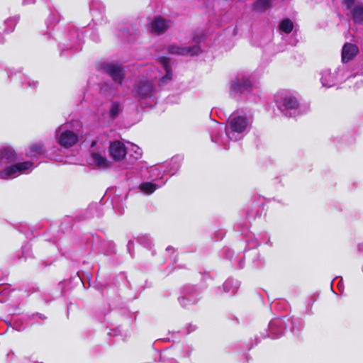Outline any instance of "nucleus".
Returning a JSON list of instances; mask_svg holds the SVG:
<instances>
[{
    "mask_svg": "<svg viewBox=\"0 0 363 363\" xmlns=\"http://www.w3.org/2000/svg\"><path fill=\"white\" fill-rule=\"evenodd\" d=\"M120 105L118 103L113 101L110 108V116L112 119H115L119 114Z\"/></svg>",
    "mask_w": 363,
    "mask_h": 363,
    "instance_id": "nucleus-18",
    "label": "nucleus"
},
{
    "mask_svg": "<svg viewBox=\"0 0 363 363\" xmlns=\"http://www.w3.org/2000/svg\"><path fill=\"white\" fill-rule=\"evenodd\" d=\"M251 82L247 78H242V80L237 79L232 88L237 91H244L250 90L251 88Z\"/></svg>",
    "mask_w": 363,
    "mask_h": 363,
    "instance_id": "nucleus-12",
    "label": "nucleus"
},
{
    "mask_svg": "<svg viewBox=\"0 0 363 363\" xmlns=\"http://www.w3.org/2000/svg\"><path fill=\"white\" fill-rule=\"evenodd\" d=\"M157 61L162 65L164 70L166 71V74L163 77L162 79H171L172 72L169 65L170 60L169 57L165 56H160L157 58Z\"/></svg>",
    "mask_w": 363,
    "mask_h": 363,
    "instance_id": "nucleus-13",
    "label": "nucleus"
},
{
    "mask_svg": "<svg viewBox=\"0 0 363 363\" xmlns=\"http://www.w3.org/2000/svg\"><path fill=\"white\" fill-rule=\"evenodd\" d=\"M351 13L354 22L362 23L363 21V6H355Z\"/></svg>",
    "mask_w": 363,
    "mask_h": 363,
    "instance_id": "nucleus-17",
    "label": "nucleus"
},
{
    "mask_svg": "<svg viewBox=\"0 0 363 363\" xmlns=\"http://www.w3.org/2000/svg\"><path fill=\"white\" fill-rule=\"evenodd\" d=\"M104 71L107 73L112 80L121 85L125 79L123 67L119 65L112 63H104L101 65Z\"/></svg>",
    "mask_w": 363,
    "mask_h": 363,
    "instance_id": "nucleus-2",
    "label": "nucleus"
},
{
    "mask_svg": "<svg viewBox=\"0 0 363 363\" xmlns=\"http://www.w3.org/2000/svg\"><path fill=\"white\" fill-rule=\"evenodd\" d=\"M132 93L140 100L145 99L153 96L154 87L147 79H140L135 83Z\"/></svg>",
    "mask_w": 363,
    "mask_h": 363,
    "instance_id": "nucleus-1",
    "label": "nucleus"
},
{
    "mask_svg": "<svg viewBox=\"0 0 363 363\" xmlns=\"http://www.w3.org/2000/svg\"><path fill=\"white\" fill-rule=\"evenodd\" d=\"M283 106L285 110H296L299 106V102L294 96H287L284 99Z\"/></svg>",
    "mask_w": 363,
    "mask_h": 363,
    "instance_id": "nucleus-14",
    "label": "nucleus"
},
{
    "mask_svg": "<svg viewBox=\"0 0 363 363\" xmlns=\"http://www.w3.org/2000/svg\"><path fill=\"white\" fill-rule=\"evenodd\" d=\"M43 145L42 143H35L30 145V151L37 154L41 153L43 150Z\"/></svg>",
    "mask_w": 363,
    "mask_h": 363,
    "instance_id": "nucleus-20",
    "label": "nucleus"
},
{
    "mask_svg": "<svg viewBox=\"0 0 363 363\" xmlns=\"http://www.w3.org/2000/svg\"><path fill=\"white\" fill-rule=\"evenodd\" d=\"M151 32L157 35L164 33L169 27L168 22L162 16H157L150 23Z\"/></svg>",
    "mask_w": 363,
    "mask_h": 363,
    "instance_id": "nucleus-7",
    "label": "nucleus"
},
{
    "mask_svg": "<svg viewBox=\"0 0 363 363\" xmlns=\"http://www.w3.org/2000/svg\"><path fill=\"white\" fill-rule=\"evenodd\" d=\"M359 48L355 44L346 43L342 49L341 60L342 63H347L358 54Z\"/></svg>",
    "mask_w": 363,
    "mask_h": 363,
    "instance_id": "nucleus-6",
    "label": "nucleus"
},
{
    "mask_svg": "<svg viewBox=\"0 0 363 363\" xmlns=\"http://www.w3.org/2000/svg\"><path fill=\"white\" fill-rule=\"evenodd\" d=\"M78 135L72 130L62 132L57 138L58 143L63 147L69 148L77 143Z\"/></svg>",
    "mask_w": 363,
    "mask_h": 363,
    "instance_id": "nucleus-4",
    "label": "nucleus"
},
{
    "mask_svg": "<svg viewBox=\"0 0 363 363\" xmlns=\"http://www.w3.org/2000/svg\"><path fill=\"white\" fill-rule=\"evenodd\" d=\"M110 155L115 161L123 160L126 155V148L123 143L116 140L109 147Z\"/></svg>",
    "mask_w": 363,
    "mask_h": 363,
    "instance_id": "nucleus-5",
    "label": "nucleus"
},
{
    "mask_svg": "<svg viewBox=\"0 0 363 363\" xmlns=\"http://www.w3.org/2000/svg\"><path fill=\"white\" fill-rule=\"evenodd\" d=\"M91 157L93 160L94 164L100 169H107L110 167V162L106 157L102 156L99 153L91 152Z\"/></svg>",
    "mask_w": 363,
    "mask_h": 363,
    "instance_id": "nucleus-11",
    "label": "nucleus"
},
{
    "mask_svg": "<svg viewBox=\"0 0 363 363\" xmlns=\"http://www.w3.org/2000/svg\"><path fill=\"white\" fill-rule=\"evenodd\" d=\"M168 51L171 54H179L182 55L190 54L191 55H196L201 52V49L197 45L185 48L178 47L177 45H170Z\"/></svg>",
    "mask_w": 363,
    "mask_h": 363,
    "instance_id": "nucleus-9",
    "label": "nucleus"
},
{
    "mask_svg": "<svg viewBox=\"0 0 363 363\" xmlns=\"http://www.w3.org/2000/svg\"><path fill=\"white\" fill-rule=\"evenodd\" d=\"M33 166V163L30 161L15 163L6 167L1 172V177L3 179H9L16 174H21L31 169Z\"/></svg>",
    "mask_w": 363,
    "mask_h": 363,
    "instance_id": "nucleus-3",
    "label": "nucleus"
},
{
    "mask_svg": "<svg viewBox=\"0 0 363 363\" xmlns=\"http://www.w3.org/2000/svg\"><path fill=\"white\" fill-rule=\"evenodd\" d=\"M272 0H257L253 4V9L258 12H264L271 6Z\"/></svg>",
    "mask_w": 363,
    "mask_h": 363,
    "instance_id": "nucleus-15",
    "label": "nucleus"
},
{
    "mask_svg": "<svg viewBox=\"0 0 363 363\" xmlns=\"http://www.w3.org/2000/svg\"><path fill=\"white\" fill-rule=\"evenodd\" d=\"M96 141H94H94H92L91 146V147H94V146L96 145Z\"/></svg>",
    "mask_w": 363,
    "mask_h": 363,
    "instance_id": "nucleus-22",
    "label": "nucleus"
},
{
    "mask_svg": "<svg viewBox=\"0 0 363 363\" xmlns=\"http://www.w3.org/2000/svg\"><path fill=\"white\" fill-rule=\"evenodd\" d=\"M344 3L347 9H350L354 4V0H344Z\"/></svg>",
    "mask_w": 363,
    "mask_h": 363,
    "instance_id": "nucleus-21",
    "label": "nucleus"
},
{
    "mask_svg": "<svg viewBox=\"0 0 363 363\" xmlns=\"http://www.w3.org/2000/svg\"><path fill=\"white\" fill-rule=\"evenodd\" d=\"M229 123L231 130L233 133H242L246 130L248 125V120L245 116H238L233 117Z\"/></svg>",
    "mask_w": 363,
    "mask_h": 363,
    "instance_id": "nucleus-8",
    "label": "nucleus"
},
{
    "mask_svg": "<svg viewBox=\"0 0 363 363\" xmlns=\"http://www.w3.org/2000/svg\"><path fill=\"white\" fill-rule=\"evenodd\" d=\"M140 189L147 193H152L156 189L155 185L151 182L142 183L140 186Z\"/></svg>",
    "mask_w": 363,
    "mask_h": 363,
    "instance_id": "nucleus-19",
    "label": "nucleus"
},
{
    "mask_svg": "<svg viewBox=\"0 0 363 363\" xmlns=\"http://www.w3.org/2000/svg\"><path fill=\"white\" fill-rule=\"evenodd\" d=\"M18 159V154L11 146H4L0 150V160L5 163H13Z\"/></svg>",
    "mask_w": 363,
    "mask_h": 363,
    "instance_id": "nucleus-10",
    "label": "nucleus"
},
{
    "mask_svg": "<svg viewBox=\"0 0 363 363\" xmlns=\"http://www.w3.org/2000/svg\"><path fill=\"white\" fill-rule=\"evenodd\" d=\"M279 28L281 31L289 34L294 29V23L289 18H284L281 21Z\"/></svg>",
    "mask_w": 363,
    "mask_h": 363,
    "instance_id": "nucleus-16",
    "label": "nucleus"
}]
</instances>
